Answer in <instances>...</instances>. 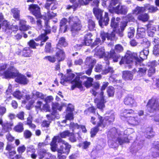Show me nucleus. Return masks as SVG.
<instances>
[{
  "mask_svg": "<svg viewBox=\"0 0 159 159\" xmlns=\"http://www.w3.org/2000/svg\"><path fill=\"white\" fill-rule=\"evenodd\" d=\"M49 21L48 20H46L44 22L45 29L44 30V32L40 34L38 37L34 39L36 41H39L43 39V41L46 42L48 39L49 37L47 36V34H50L51 33L52 30L51 27L49 25Z\"/></svg>",
  "mask_w": 159,
  "mask_h": 159,
  "instance_id": "obj_7",
  "label": "nucleus"
},
{
  "mask_svg": "<svg viewBox=\"0 0 159 159\" xmlns=\"http://www.w3.org/2000/svg\"><path fill=\"white\" fill-rule=\"evenodd\" d=\"M68 22L70 25L69 29L71 34L74 36L78 34L82 28L81 21L77 16H71L68 19Z\"/></svg>",
  "mask_w": 159,
  "mask_h": 159,
  "instance_id": "obj_1",
  "label": "nucleus"
},
{
  "mask_svg": "<svg viewBox=\"0 0 159 159\" xmlns=\"http://www.w3.org/2000/svg\"><path fill=\"white\" fill-rule=\"evenodd\" d=\"M98 120L99 121L97 123V125L92 128L91 129L90 132V136L92 138L94 137L99 131V127H102V128L105 127L104 125H102V118H101V117H99Z\"/></svg>",
  "mask_w": 159,
  "mask_h": 159,
  "instance_id": "obj_13",
  "label": "nucleus"
},
{
  "mask_svg": "<svg viewBox=\"0 0 159 159\" xmlns=\"http://www.w3.org/2000/svg\"><path fill=\"white\" fill-rule=\"evenodd\" d=\"M81 78L86 79V80L84 83V85L87 89L90 88L92 86L93 82V79L91 77H88L84 75L81 77Z\"/></svg>",
  "mask_w": 159,
  "mask_h": 159,
  "instance_id": "obj_23",
  "label": "nucleus"
},
{
  "mask_svg": "<svg viewBox=\"0 0 159 159\" xmlns=\"http://www.w3.org/2000/svg\"><path fill=\"white\" fill-rule=\"evenodd\" d=\"M12 95L18 100L21 99L23 97L21 92L18 90H16L12 93Z\"/></svg>",
  "mask_w": 159,
  "mask_h": 159,
  "instance_id": "obj_50",
  "label": "nucleus"
},
{
  "mask_svg": "<svg viewBox=\"0 0 159 159\" xmlns=\"http://www.w3.org/2000/svg\"><path fill=\"white\" fill-rule=\"evenodd\" d=\"M12 72L16 73V75L13 76L12 78H11V79L16 77L15 81L17 83L24 85H25L27 84L28 81L25 75L19 74L16 68L15 70H14Z\"/></svg>",
  "mask_w": 159,
  "mask_h": 159,
  "instance_id": "obj_10",
  "label": "nucleus"
},
{
  "mask_svg": "<svg viewBox=\"0 0 159 159\" xmlns=\"http://www.w3.org/2000/svg\"><path fill=\"white\" fill-rule=\"evenodd\" d=\"M68 45V44L66 42L65 38L62 37L59 39L56 48H61L62 47H65L67 46Z\"/></svg>",
  "mask_w": 159,
  "mask_h": 159,
  "instance_id": "obj_33",
  "label": "nucleus"
},
{
  "mask_svg": "<svg viewBox=\"0 0 159 159\" xmlns=\"http://www.w3.org/2000/svg\"><path fill=\"white\" fill-rule=\"evenodd\" d=\"M96 110V108L93 106H91L84 111V114L86 115H89L91 113L95 114Z\"/></svg>",
  "mask_w": 159,
  "mask_h": 159,
  "instance_id": "obj_45",
  "label": "nucleus"
},
{
  "mask_svg": "<svg viewBox=\"0 0 159 159\" xmlns=\"http://www.w3.org/2000/svg\"><path fill=\"white\" fill-rule=\"evenodd\" d=\"M148 36L152 37L155 34L154 31H156V28L150 25V26L148 27Z\"/></svg>",
  "mask_w": 159,
  "mask_h": 159,
  "instance_id": "obj_47",
  "label": "nucleus"
},
{
  "mask_svg": "<svg viewBox=\"0 0 159 159\" xmlns=\"http://www.w3.org/2000/svg\"><path fill=\"white\" fill-rule=\"evenodd\" d=\"M138 58L137 53L127 50L124 56L121 57L119 64L120 65L124 64H129L133 63L134 61L136 65H139Z\"/></svg>",
  "mask_w": 159,
  "mask_h": 159,
  "instance_id": "obj_2",
  "label": "nucleus"
},
{
  "mask_svg": "<svg viewBox=\"0 0 159 159\" xmlns=\"http://www.w3.org/2000/svg\"><path fill=\"white\" fill-rule=\"evenodd\" d=\"M13 125L12 123L8 122L4 123L2 126V129L6 132H9L10 130H11V127Z\"/></svg>",
  "mask_w": 159,
  "mask_h": 159,
  "instance_id": "obj_40",
  "label": "nucleus"
},
{
  "mask_svg": "<svg viewBox=\"0 0 159 159\" xmlns=\"http://www.w3.org/2000/svg\"><path fill=\"white\" fill-rule=\"evenodd\" d=\"M71 83L73 84L71 87V90H74L75 88H77L81 90L83 89L82 81L80 80V77L76 76L71 81Z\"/></svg>",
  "mask_w": 159,
  "mask_h": 159,
  "instance_id": "obj_16",
  "label": "nucleus"
},
{
  "mask_svg": "<svg viewBox=\"0 0 159 159\" xmlns=\"http://www.w3.org/2000/svg\"><path fill=\"white\" fill-rule=\"evenodd\" d=\"M145 35V30L143 28H138L136 37L137 39L143 38Z\"/></svg>",
  "mask_w": 159,
  "mask_h": 159,
  "instance_id": "obj_36",
  "label": "nucleus"
},
{
  "mask_svg": "<svg viewBox=\"0 0 159 159\" xmlns=\"http://www.w3.org/2000/svg\"><path fill=\"white\" fill-rule=\"evenodd\" d=\"M57 51L56 52L55 56L58 62L64 61L66 58L65 52L63 49L61 48H56Z\"/></svg>",
  "mask_w": 159,
  "mask_h": 159,
  "instance_id": "obj_18",
  "label": "nucleus"
},
{
  "mask_svg": "<svg viewBox=\"0 0 159 159\" xmlns=\"http://www.w3.org/2000/svg\"><path fill=\"white\" fill-rule=\"evenodd\" d=\"M134 14L132 12L129 13L127 14L125 17L127 22H134L135 20V18L134 16Z\"/></svg>",
  "mask_w": 159,
  "mask_h": 159,
  "instance_id": "obj_49",
  "label": "nucleus"
},
{
  "mask_svg": "<svg viewBox=\"0 0 159 159\" xmlns=\"http://www.w3.org/2000/svg\"><path fill=\"white\" fill-rule=\"evenodd\" d=\"M128 22L126 21H123L121 22L120 25V28L117 29L116 31L117 34L120 37L123 36V31L125 27L127 25Z\"/></svg>",
  "mask_w": 159,
  "mask_h": 159,
  "instance_id": "obj_29",
  "label": "nucleus"
},
{
  "mask_svg": "<svg viewBox=\"0 0 159 159\" xmlns=\"http://www.w3.org/2000/svg\"><path fill=\"white\" fill-rule=\"evenodd\" d=\"M68 137L69 140L71 143H74L77 141V139L75 134L73 132H70Z\"/></svg>",
  "mask_w": 159,
  "mask_h": 159,
  "instance_id": "obj_55",
  "label": "nucleus"
},
{
  "mask_svg": "<svg viewBox=\"0 0 159 159\" xmlns=\"http://www.w3.org/2000/svg\"><path fill=\"white\" fill-rule=\"evenodd\" d=\"M142 44V46L144 48L143 49H149L148 48L150 45V43L147 39H145V41H144V39H143Z\"/></svg>",
  "mask_w": 159,
  "mask_h": 159,
  "instance_id": "obj_62",
  "label": "nucleus"
},
{
  "mask_svg": "<svg viewBox=\"0 0 159 159\" xmlns=\"http://www.w3.org/2000/svg\"><path fill=\"white\" fill-rule=\"evenodd\" d=\"M62 145L57 150V157L58 159H66L69 154L71 146L69 143L61 139Z\"/></svg>",
  "mask_w": 159,
  "mask_h": 159,
  "instance_id": "obj_6",
  "label": "nucleus"
},
{
  "mask_svg": "<svg viewBox=\"0 0 159 159\" xmlns=\"http://www.w3.org/2000/svg\"><path fill=\"white\" fill-rule=\"evenodd\" d=\"M19 21V30L20 31H25L30 29V26L26 25V21L25 20L21 19Z\"/></svg>",
  "mask_w": 159,
  "mask_h": 159,
  "instance_id": "obj_31",
  "label": "nucleus"
},
{
  "mask_svg": "<svg viewBox=\"0 0 159 159\" xmlns=\"http://www.w3.org/2000/svg\"><path fill=\"white\" fill-rule=\"evenodd\" d=\"M43 59L47 60L50 62L53 63L56 61V58L54 56H47L43 58Z\"/></svg>",
  "mask_w": 159,
  "mask_h": 159,
  "instance_id": "obj_58",
  "label": "nucleus"
},
{
  "mask_svg": "<svg viewBox=\"0 0 159 159\" xmlns=\"http://www.w3.org/2000/svg\"><path fill=\"white\" fill-rule=\"evenodd\" d=\"M109 83L108 82H103L102 86L101 87L100 92L99 93V98H96L94 99V102L96 104L97 107L100 110H102L105 107V104L106 101L105 99L104 95V91L108 86Z\"/></svg>",
  "mask_w": 159,
  "mask_h": 159,
  "instance_id": "obj_4",
  "label": "nucleus"
},
{
  "mask_svg": "<svg viewBox=\"0 0 159 159\" xmlns=\"http://www.w3.org/2000/svg\"><path fill=\"white\" fill-rule=\"evenodd\" d=\"M145 12L144 6V7H139L137 6L132 11L133 14L135 15H138L143 13Z\"/></svg>",
  "mask_w": 159,
  "mask_h": 159,
  "instance_id": "obj_35",
  "label": "nucleus"
},
{
  "mask_svg": "<svg viewBox=\"0 0 159 159\" xmlns=\"http://www.w3.org/2000/svg\"><path fill=\"white\" fill-rule=\"evenodd\" d=\"M92 34L90 32L84 35V41L85 45L89 46L92 43L93 40L92 38Z\"/></svg>",
  "mask_w": 159,
  "mask_h": 159,
  "instance_id": "obj_27",
  "label": "nucleus"
},
{
  "mask_svg": "<svg viewBox=\"0 0 159 159\" xmlns=\"http://www.w3.org/2000/svg\"><path fill=\"white\" fill-rule=\"evenodd\" d=\"M122 78L125 80H132L133 78V74L129 70H124L122 72Z\"/></svg>",
  "mask_w": 159,
  "mask_h": 159,
  "instance_id": "obj_26",
  "label": "nucleus"
},
{
  "mask_svg": "<svg viewBox=\"0 0 159 159\" xmlns=\"http://www.w3.org/2000/svg\"><path fill=\"white\" fill-rule=\"evenodd\" d=\"M13 17L17 21H20V11L18 8H13L11 10Z\"/></svg>",
  "mask_w": 159,
  "mask_h": 159,
  "instance_id": "obj_32",
  "label": "nucleus"
},
{
  "mask_svg": "<svg viewBox=\"0 0 159 159\" xmlns=\"http://www.w3.org/2000/svg\"><path fill=\"white\" fill-rule=\"evenodd\" d=\"M145 12L147 10H148V12L150 13H154L158 10V8L157 6L151 5L150 4H146L144 5Z\"/></svg>",
  "mask_w": 159,
  "mask_h": 159,
  "instance_id": "obj_34",
  "label": "nucleus"
},
{
  "mask_svg": "<svg viewBox=\"0 0 159 159\" xmlns=\"http://www.w3.org/2000/svg\"><path fill=\"white\" fill-rule=\"evenodd\" d=\"M134 114V111L131 109H125L121 113V117H123L126 119L129 118L131 115Z\"/></svg>",
  "mask_w": 159,
  "mask_h": 159,
  "instance_id": "obj_24",
  "label": "nucleus"
},
{
  "mask_svg": "<svg viewBox=\"0 0 159 159\" xmlns=\"http://www.w3.org/2000/svg\"><path fill=\"white\" fill-rule=\"evenodd\" d=\"M69 127L70 129H71L73 132H74L75 129L80 128V125L77 123H75L73 122H70L69 124Z\"/></svg>",
  "mask_w": 159,
  "mask_h": 159,
  "instance_id": "obj_56",
  "label": "nucleus"
},
{
  "mask_svg": "<svg viewBox=\"0 0 159 159\" xmlns=\"http://www.w3.org/2000/svg\"><path fill=\"white\" fill-rule=\"evenodd\" d=\"M28 7V10L37 19L42 18L43 16L41 12L40 8L37 4H32L29 5Z\"/></svg>",
  "mask_w": 159,
  "mask_h": 159,
  "instance_id": "obj_9",
  "label": "nucleus"
},
{
  "mask_svg": "<svg viewBox=\"0 0 159 159\" xmlns=\"http://www.w3.org/2000/svg\"><path fill=\"white\" fill-rule=\"evenodd\" d=\"M91 144V143L90 142L86 140L83 142L82 143L79 144L78 146L80 148L82 147L83 149L87 150Z\"/></svg>",
  "mask_w": 159,
  "mask_h": 159,
  "instance_id": "obj_44",
  "label": "nucleus"
},
{
  "mask_svg": "<svg viewBox=\"0 0 159 159\" xmlns=\"http://www.w3.org/2000/svg\"><path fill=\"white\" fill-rule=\"evenodd\" d=\"M100 0H92L91 3V6L93 8H98L99 7Z\"/></svg>",
  "mask_w": 159,
  "mask_h": 159,
  "instance_id": "obj_59",
  "label": "nucleus"
},
{
  "mask_svg": "<svg viewBox=\"0 0 159 159\" xmlns=\"http://www.w3.org/2000/svg\"><path fill=\"white\" fill-rule=\"evenodd\" d=\"M1 25L2 26H4L6 28L5 29V31L7 33H8V30L10 28L9 27L10 26V25L9 24L7 20H3L2 23L1 24Z\"/></svg>",
  "mask_w": 159,
  "mask_h": 159,
  "instance_id": "obj_60",
  "label": "nucleus"
},
{
  "mask_svg": "<svg viewBox=\"0 0 159 159\" xmlns=\"http://www.w3.org/2000/svg\"><path fill=\"white\" fill-rule=\"evenodd\" d=\"M151 151V156L153 157H159V143H153Z\"/></svg>",
  "mask_w": 159,
  "mask_h": 159,
  "instance_id": "obj_19",
  "label": "nucleus"
},
{
  "mask_svg": "<svg viewBox=\"0 0 159 159\" xmlns=\"http://www.w3.org/2000/svg\"><path fill=\"white\" fill-rule=\"evenodd\" d=\"M146 107L148 111L150 113H153L159 110V100L158 99L152 97L149 99Z\"/></svg>",
  "mask_w": 159,
  "mask_h": 159,
  "instance_id": "obj_8",
  "label": "nucleus"
},
{
  "mask_svg": "<svg viewBox=\"0 0 159 159\" xmlns=\"http://www.w3.org/2000/svg\"><path fill=\"white\" fill-rule=\"evenodd\" d=\"M32 135L31 132L28 129H26L23 132V136L25 139L30 138Z\"/></svg>",
  "mask_w": 159,
  "mask_h": 159,
  "instance_id": "obj_64",
  "label": "nucleus"
},
{
  "mask_svg": "<svg viewBox=\"0 0 159 159\" xmlns=\"http://www.w3.org/2000/svg\"><path fill=\"white\" fill-rule=\"evenodd\" d=\"M93 57L89 56L87 57L85 61V64L88 66H94L96 63V60L95 59L92 58Z\"/></svg>",
  "mask_w": 159,
  "mask_h": 159,
  "instance_id": "obj_38",
  "label": "nucleus"
},
{
  "mask_svg": "<svg viewBox=\"0 0 159 159\" xmlns=\"http://www.w3.org/2000/svg\"><path fill=\"white\" fill-rule=\"evenodd\" d=\"M14 130L16 132L20 133L22 132L24 129L23 125L21 122H18L13 128Z\"/></svg>",
  "mask_w": 159,
  "mask_h": 159,
  "instance_id": "obj_39",
  "label": "nucleus"
},
{
  "mask_svg": "<svg viewBox=\"0 0 159 159\" xmlns=\"http://www.w3.org/2000/svg\"><path fill=\"white\" fill-rule=\"evenodd\" d=\"M51 148V150L55 152L56 151L57 145L56 144V139H53L52 141L50 143Z\"/></svg>",
  "mask_w": 159,
  "mask_h": 159,
  "instance_id": "obj_54",
  "label": "nucleus"
},
{
  "mask_svg": "<svg viewBox=\"0 0 159 159\" xmlns=\"http://www.w3.org/2000/svg\"><path fill=\"white\" fill-rule=\"evenodd\" d=\"M41 40L40 44L36 43L34 40L31 39L27 43L28 45L29 46V48L32 49H36V46H39L40 47L43 46L44 44V43L46 42L45 41H43V39Z\"/></svg>",
  "mask_w": 159,
  "mask_h": 159,
  "instance_id": "obj_25",
  "label": "nucleus"
},
{
  "mask_svg": "<svg viewBox=\"0 0 159 159\" xmlns=\"http://www.w3.org/2000/svg\"><path fill=\"white\" fill-rule=\"evenodd\" d=\"M149 16L147 13H142L138 15L137 17V19L143 22H145L148 21Z\"/></svg>",
  "mask_w": 159,
  "mask_h": 159,
  "instance_id": "obj_37",
  "label": "nucleus"
},
{
  "mask_svg": "<svg viewBox=\"0 0 159 159\" xmlns=\"http://www.w3.org/2000/svg\"><path fill=\"white\" fill-rule=\"evenodd\" d=\"M144 135L146 138L150 139L155 136V132L152 127H148L146 128L144 132Z\"/></svg>",
  "mask_w": 159,
  "mask_h": 159,
  "instance_id": "obj_28",
  "label": "nucleus"
},
{
  "mask_svg": "<svg viewBox=\"0 0 159 159\" xmlns=\"http://www.w3.org/2000/svg\"><path fill=\"white\" fill-rule=\"evenodd\" d=\"M48 154L45 149H43L40 151L38 153V156L39 159H43Z\"/></svg>",
  "mask_w": 159,
  "mask_h": 159,
  "instance_id": "obj_57",
  "label": "nucleus"
},
{
  "mask_svg": "<svg viewBox=\"0 0 159 159\" xmlns=\"http://www.w3.org/2000/svg\"><path fill=\"white\" fill-rule=\"evenodd\" d=\"M7 67V64L6 63H0V76L3 79H10L16 75V73L12 72L13 70H15V67L11 66L7 70H6Z\"/></svg>",
  "mask_w": 159,
  "mask_h": 159,
  "instance_id": "obj_5",
  "label": "nucleus"
},
{
  "mask_svg": "<svg viewBox=\"0 0 159 159\" xmlns=\"http://www.w3.org/2000/svg\"><path fill=\"white\" fill-rule=\"evenodd\" d=\"M98 150L96 148H93L90 153V157L93 159H96L98 156Z\"/></svg>",
  "mask_w": 159,
  "mask_h": 159,
  "instance_id": "obj_51",
  "label": "nucleus"
},
{
  "mask_svg": "<svg viewBox=\"0 0 159 159\" xmlns=\"http://www.w3.org/2000/svg\"><path fill=\"white\" fill-rule=\"evenodd\" d=\"M69 1L73 5H67L66 7V9L70 10L72 8L74 11H75L78 7L76 3V0H69Z\"/></svg>",
  "mask_w": 159,
  "mask_h": 159,
  "instance_id": "obj_42",
  "label": "nucleus"
},
{
  "mask_svg": "<svg viewBox=\"0 0 159 159\" xmlns=\"http://www.w3.org/2000/svg\"><path fill=\"white\" fill-rule=\"evenodd\" d=\"M92 0H78V2H76L78 7L88 5Z\"/></svg>",
  "mask_w": 159,
  "mask_h": 159,
  "instance_id": "obj_46",
  "label": "nucleus"
},
{
  "mask_svg": "<svg viewBox=\"0 0 159 159\" xmlns=\"http://www.w3.org/2000/svg\"><path fill=\"white\" fill-rule=\"evenodd\" d=\"M113 9H111V13H115L117 14L122 15H126L128 12L127 7L124 5H121L119 4L117 6L115 7Z\"/></svg>",
  "mask_w": 159,
  "mask_h": 159,
  "instance_id": "obj_11",
  "label": "nucleus"
},
{
  "mask_svg": "<svg viewBox=\"0 0 159 159\" xmlns=\"http://www.w3.org/2000/svg\"><path fill=\"white\" fill-rule=\"evenodd\" d=\"M10 28L8 29L9 30L8 31V34H10L12 32H16L18 30V26L17 25H12L11 26H10Z\"/></svg>",
  "mask_w": 159,
  "mask_h": 159,
  "instance_id": "obj_61",
  "label": "nucleus"
},
{
  "mask_svg": "<svg viewBox=\"0 0 159 159\" xmlns=\"http://www.w3.org/2000/svg\"><path fill=\"white\" fill-rule=\"evenodd\" d=\"M52 51V44L51 43L47 42L46 43L44 52L46 53H50Z\"/></svg>",
  "mask_w": 159,
  "mask_h": 159,
  "instance_id": "obj_53",
  "label": "nucleus"
},
{
  "mask_svg": "<svg viewBox=\"0 0 159 159\" xmlns=\"http://www.w3.org/2000/svg\"><path fill=\"white\" fill-rule=\"evenodd\" d=\"M126 121L129 125L134 126L139 124L140 120L136 116H131L126 119Z\"/></svg>",
  "mask_w": 159,
  "mask_h": 159,
  "instance_id": "obj_21",
  "label": "nucleus"
},
{
  "mask_svg": "<svg viewBox=\"0 0 159 159\" xmlns=\"http://www.w3.org/2000/svg\"><path fill=\"white\" fill-rule=\"evenodd\" d=\"M123 102L125 105L131 107L136 106V102L131 95H128L126 96L124 99Z\"/></svg>",
  "mask_w": 159,
  "mask_h": 159,
  "instance_id": "obj_17",
  "label": "nucleus"
},
{
  "mask_svg": "<svg viewBox=\"0 0 159 159\" xmlns=\"http://www.w3.org/2000/svg\"><path fill=\"white\" fill-rule=\"evenodd\" d=\"M149 53V49H143L140 52L139 54V56L138 55V60L139 65L140 66H144V64L142 63V62L144 60L147 59Z\"/></svg>",
  "mask_w": 159,
  "mask_h": 159,
  "instance_id": "obj_12",
  "label": "nucleus"
},
{
  "mask_svg": "<svg viewBox=\"0 0 159 159\" xmlns=\"http://www.w3.org/2000/svg\"><path fill=\"white\" fill-rule=\"evenodd\" d=\"M33 51L30 48L25 47L22 50L19 49L16 52V53L18 55L24 57H30L31 56Z\"/></svg>",
  "mask_w": 159,
  "mask_h": 159,
  "instance_id": "obj_14",
  "label": "nucleus"
},
{
  "mask_svg": "<svg viewBox=\"0 0 159 159\" xmlns=\"http://www.w3.org/2000/svg\"><path fill=\"white\" fill-rule=\"evenodd\" d=\"M119 22H116L115 18L114 17H112L111 19L110 26L114 29L113 31H114L115 32L117 30V28L119 27Z\"/></svg>",
  "mask_w": 159,
  "mask_h": 159,
  "instance_id": "obj_41",
  "label": "nucleus"
},
{
  "mask_svg": "<svg viewBox=\"0 0 159 159\" xmlns=\"http://www.w3.org/2000/svg\"><path fill=\"white\" fill-rule=\"evenodd\" d=\"M88 28L91 31H93L96 25L95 22L92 19H89L88 20Z\"/></svg>",
  "mask_w": 159,
  "mask_h": 159,
  "instance_id": "obj_43",
  "label": "nucleus"
},
{
  "mask_svg": "<svg viewBox=\"0 0 159 159\" xmlns=\"http://www.w3.org/2000/svg\"><path fill=\"white\" fill-rule=\"evenodd\" d=\"M91 87L92 88L90 89V92L94 96H96L98 93L97 91L98 90L100 87L99 82L96 81L93 82Z\"/></svg>",
  "mask_w": 159,
  "mask_h": 159,
  "instance_id": "obj_22",
  "label": "nucleus"
},
{
  "mask_svg": "<svg viewBox=\"0 0 159 159\" xmlns=\"http://www.w3.org/2000/svg\"><path fill=\"white\" fill-rule=\"evenodd\" d=\"M100 36L103 42L105 40L106 38L108 40H111L115 38V33L114 31H112L110 34L103 31L100 33Z\"/></svg>",
  "mask_w": 159,
  "mask_h": 159,
  "instance_id": "obj_20",
  "label": "nucleus"
},
{
  "mask_svg": "<svg viewBox=\"0 0 159 159\" xmlns=\"http://www.w3.org/2000/svg\"><path fill=\"white\" fill-rule=\"evenodd\" d=\"M100 117L102 118V125H104L105 127L106 125L112 124L115 119L114 116L113 115H111L109 116H105L103 118L102 116L98 114V120H99V118Z\"/></svg>",
  "mask_w": 159,
  "mask_h": 159,
  "instance_id": "obj_15",
  "label": "nucleus"
},
{
  "mask_svg": "<svg viewBox=\"0 0 159 159\" xmlns=\"http://www.w3.org/2000/svg\"><path fill=\"white\" fill-rule=\"evenodd\" d=\"M108 56L109 58L112 59L114 62H117L118 59L120 58V56L117 54L114 49H112L110 51Z\"/></svg>",
  "mask_w": 159,
  "mask_h": 159,
  "instance_id": "obj_30",
  "label": "nucleus"
},
{
  "mask_svg": "<svg viewBox=\"0 0 159 159\" xmlns=\"http://www.w3.org/2000/svg\"><path fill=\"white\" fill-rule=\"evenodd\" d=\"M117 140L121 145H122L125 143L129 142L128 138L127 137H125L123 139H121V138L118 137L117 138Z\"/></svg>",
  "mask_w": 159,
  "mask_h": 159,
  "instance_id": "obj_63",
  "label": "nucleus"
},
{
  "mask_svg": "<svg viewBox=\"0 0 159 159\" xmlns=\"http://www.w3.org/2000/svg\"><path fill=\"white\" fill-rule=\"evenodd\" d=\"M93 11L96 19L98 20V23L101 27H103L104 25L107 26L108 25L109 18L107 12H105L103 17V11L98 8H93Z\"/></svg>",
  "mask_w": 159,
  "mask_h": 159,
  "instance_id": "obj_3",
  "label": "nucleus"
},
{
  "mask_svg": "<svg viewBox=\"0 0 159 159\" xmlns=\"http://www.w3.org/2000/svg\"><path fill=\"white\" fill-rule=\"evenodd\" d=\"M120 0H111L109 5L108 6V8L109 11L111 12V9H113L114 6H115L116 4L119 3Z\"/></svg>",
  "mask_w": 159,
  "mask_h": 159,
  "instance_id": "obj_48",
  "label": "nucleus"
},
{
  "mask_svg": "<svg viewBox=\"0 0 159 159\" xmlns=\"http://www.w3.org/2000/svg\"><path fill=\"white\" fill-rule=\"evenodd\" d=\"M107 93L109 97L113 96L115 93L114 88L112 86H109L107 89Z\"/></svg>",
  "mask_w": 159,
  "mask_h": 159,
  "instance_id": "obj_52",
  "label": "nucleus"
}]
</instances>
